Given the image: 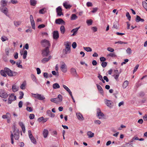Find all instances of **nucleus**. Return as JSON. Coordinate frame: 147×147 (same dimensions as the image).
I'll use <instances>...</instances> for the list:
<instances>
[{"label": "nucleus", "mask_w": 147, "mask_h": 147, "mask_svg": "<svg viewBox=\"0 0 147 147\" xmlns=\"http://www.w3.org/2000/svg\"><path fill=\"white\" fill-rule=\"evenodd\" d=\"M7 1L6 0H2L0 2V4L1 5V7H6L7 5Z\"/></svg>", "instance_id": "nucleus-19"}, {"label": "nucleus", "mask_w": 147, "mask_h": 147, "mask_svg": "<svg viewBox=\"0 0 147 147\" xmlns=\"http://www.w3.org/2000/svg\"><path fill=\"white\" fill-rule=\"evenodd\" d=\"M63 5L66 9H69L71 7V5L68 4L67 2L64 3Z\"/></svg>", "instance_id": "nucleus-28"}, {"label": "nucleus", "mask_w": 147, "mask_h": 147, "mask_svg": "<svg viewBox=\"0 0 147 147\" xmlns=\"http://www.w3.org/2000/svg\"><path fill=\"white\" fill-rule=\"evenodd\" d=\"M26 109L28 111L30 112H32L33 111L32 108L29 107H27Z\"/></svg>", "instance_id": "nucleus-50"}, {"label": "nucleus", "mask_w": 147, "mask_h": 147, "mask_svg": "<svg viewBox=\"0 0 147 147\" xmlns=\"http://www.w3.org/2000/svg\"><path fill=\"white\" fill-rule=\"evenodd\" d=\"M66 47L65 49L63 50V51L65 54L69 53L70 52V43L69 42H67L65 45Z\"/></svg>", "instance_id": "nucleus-6"}, {"label": "nucleus", "mask_w": 147, "mask_h": 147, "mask_svg": "<svg viewBox=\"0 0 147 147\" xmlns=\"http://www.w3.org/2000/svg\"><path fill=\"white\" fill-rule=\"evenodd\" d=\"M31 25L32 27V28L34 29H35V23L34 21H31Z\"/></svg>", "instance_id": "nucleus-45"}, {"label": "nucleus", "mask_w": 147, "mask_h": 147, "mask_svg": "<svg viewBox=\"0 0 147 147\" xmlns=\"http://www.w3.org/2000/svg\"><path fill=\"white\" fill-rule=\"evenodd\" d=\"M29 117L31 119H33L34 117V115L33 114H30L29 115Z\"/></svg>", "instance_id": "nucleus-57"}, {"label": "nucleus", "mask_w": 147, "mask_h": 147, "mask_svg": "<svg viewBox=\"0 0 147 147\" xmlns=\"http://www.w3.org/2000/svg\"><path fill=\"white\" fill-rule=\"evenodd\" d=\"M63 100L62 96L61 94H59L57 98H52L51 99V101L52 102L57 103L61 102Z\"/></svg>", "instance_id": "nucleus-2"}, {"label": "nucleus", "mask_w": 147, "mask_h": 147, "mask_svg": "<svg viewBox=\"0 0 147 147\" xmlns=\"http://www.w3.org/2000/svg\"><path fill=\"white\" fill-rule=\"evenodd\" d=\"M107 56L108 57H117V55H115V53H110L109 54H107Z\"/></svg>", "instance_id": "nucleus-27"}, {"label": "nucleus", "mask_w": 147, "mask_h": 147, "mask_svg": "<svg viewBox=\"0 0 147 147\" xmlns=\"http://www.w3.org/2000/svg\"><path fill=\"white\" fill-rule=\"evenodd\" d=\"M87 135L88 136L89 138H90L93 137L94 136V134L92 133L91 131H89L87 132Z\"/></svg>", "instance_id": "nucleus-24"}, {"label": "nucleus", "mask_w": 147, "mask_h": 147, "mask_svg": "<svg viewBox=\"0 0 147 147\" xmlns=\"http://www.w3.org/2000/svg\"><path fill=\"white\" fill-rule=\"evenodd\" d=\"M72 47L73 49H75L77 47V44L75 42H74L72 44Z\"/></svg>", "instance_id": "nucleus-58"}, {"label": "nucleus", "mask_w": 147, "mask_h": 147, "mask_svg": "<svg viewBox=\"0 0 147 147\" xmlns=\"http://www.w3.org/2000/svg\"><path fill=\"white\" fill-rule=\"evenodd\" d=\"M25 85L26 84L25 83H23L21 85L20 87L22 89H24L25 88Z\"/></svg>", "instance_id": "nucleus-53"}, {"label": "nucleus", "mask_w": 147, "mask_h": 147, "mask_svg": "<svg viewBox=\"0 0 147 147\" xmlns=\"http://www.w3.org/2000/svg\"><path fill=\"white\" fill-rule=\"evenodd\" d=\"M76 116L78 119L80 121H83L84 120V118L82 114L80 113H77Z\"/></svg>", "instance_id": "nucleus-16"}, {"label": "nucleus", "mask_w": 147, "mask_h": 147, "mask_svg": "<svg viewBox=\"0 0 147 147\" xmlns=\"http://www.w3.org/2000/svg\"><path fill=\"white\" fill-rule=\"evenodd\" d=\"M21 62V61H20L19 62H17L16 63V65H17V66L19 68H22V65L20 64V63Z\"/></svg>", "instance_id": "nucleus-46"}, {"label": "nucleus", "mask_w": 147, "mask_h": 147, "mask_svg": "<svg viewBox=\"0 0 147 147\" xmlns=\"http://www.w3.org/2000/svg\"><path fill=\"white\" fill-rule=\"evenodd\" d=\"M107 65V63L106 62H103L102 63L101 65L103 67H105Z\"/></svg>", "instance_id": "nucleus-49"}, {"label": "nucleus", "mask_w": 147, "mask_h": 147, "mask_svg": "<svg viewBox=\"0 0 147 147\" xmlns=\"http://www.w3.org/2000/svg\"><path fill=\"white\" fill-rule=\"evenodd\" d=\"M48 130L46 129H44L43 131V135L44 138H46L48 135Z\"/></svg>", "instance_id": "nucleus-25"}, {"label": "nucleus", "mask_w": 147, "mask_h": 147, "mask_svg": "<svg viewBox=\"0 0 147 147\" xmlns=\"http://www.w3.org/2000/svg\"><path fill=\"white\" fill-rule=\"evenodd\" d=\"M12 73L11 77L15 76L18 75V73L17 72L12 71Z\"/></svg>", "instance_id": "nucleus-42"}, {"label": "nucleus", "mask_w": 147, "mask_h": 147, "mask_svg": "<svg viewBox=\"0 0 147 147\" xmlns=\"http://www.w3.org/2000/svg\"><path fill=\"white\" fill-rule=\"evenodd\" d=\"M16 99V96L14 94H10L8 99V104H11L12 101L15 100Z\"/></svg>", "instance_id": "nucleus-5"}, {"label": "nucleus", "mask_w": 147, "mask_h": 147, "mask_svg": "<svg viewBox=\"0 0 147 147\" xmlns=\"http://www.w3.org/2000/svg\"><path fill=\"white\" fill-rule=\"evenodd\" d=\"M142 4L143 7L147 11V3L145 1H143L142 2Z\"/></svg>", "instance_id": "nucleus-39"}, {"label": "nucleus", "mask_w": 147, "mask_h": 147, "mask_svg": "<svg viewBox=\"0 0 147 147\" xmlns=\"http://www.w3.org/2000/svg\"><path fill=\"white\" fill-rule=\"evenodd\" d=\"M41 44L42 46L45 47H49L50 46L49 42L46 39H43L41 40Z\"/></svg>", "instance_id": "nucleus-3"}, {"label": "nucleus", "mask_w": 147, "mask_h": 147, "mask_svg": "<svg viewBox=\"0 0 147 147\" xmlns=\"http://www.w3.org/2000/svg\"><path fill=\"white\" fill-rule=\"evenodd\" d=\"M51 58V56H49L48 58H45L41 60V62L45 63L48 62Z\"/></svg>", "instance_id": "nucleus-23"}, {"label": "nucleus", "mask_w": 147, "mask_h": 147, "mask_svg": "<svg viewBox=\"0 0 147 147\" xmlns=\"http://www.w3.org/2000/svg\"><path fill=\"white\" fill-rule=\"evenodd\" d=\"M53 36L54 39H57L59 37V32L57 31H54L53 32Z\"/></svg>", "instance_id": "nucleus-18"}, {"label": "nucleus", "mask_w": 147, "mask_h": 147, "mask_svg": "<svg viewBox=\"0 0 147 147\" xmlns=\"http://www.w3.org/2000/svg\"><path fill=\"white\" fill-rule=\"evenodd\" d=\"M20 96L19 97V98L20 99H22L23 97V96L24 95V93L22 92H20Z\"/></svg>", "instance_id": "nucleus-48"}, {"label": "nucleus", "mask_w": 147, "mask_h": 147, "mask_svg": "<svg viewBox=\"0 0 147 147\" xmlns=\"http://www.w3.org/2000/svg\"><path fill=\"white\" fill-rule=\"evenodd\" d=\"M63 86L65 89V90H66L69 93V94H71V93H72L69 89L65 85H63Z\"/></svg>", "instance_id": "nucleus-29"}, {"label": "nucleus", "mask_w": 147, "mask_h": 147, "mask_svg": "<svg viewBox=\"0 0 147 147\" xmlns=\"http://www.w3.org/2000/svg\"><path fill=\"white\" fill-rule=\"evenodd\" d=\"M0 74L1 76H3L6 77L7 76V75L6 74V71L5 70H1L0 71Z\"/></svg>", "instance_id": "nucleus-33"}, {"label": "nucleus", "mask_w": 147, "mask_h": 147, "mask_svg": "<svg viewBox=\"0 0 147 147\" xmlns=\"http://www.w3.org/2000/svg\"><path fill=\"white\" fill-rule=\"evenodd\" d=\"M60 30L61 33L63 34H64L65 32V28L63 26H61L60 27Z\"/></svg>", "instance_id": "nucleus-37"}, {"label": "nucleus", "mask_w": 147, "mask_h": 147, "mask_svg": "<svg viewBox=\"0 0 147 147\" xmlns=\"http://www.w3.org/2000/svg\"><path fill=\"white\" fill-rule=\"evenodd\" d=\"M1 40L2 41L4 42L8 40V38L5 36H3L1 37Z\"/></svg>", "instance_id": "nucleus-52"}, {"label": "nucleus", "mask_w": 147, "mask_h": 147, "mask_svg": "<svg viewBox=\"0 0 147 147\" xmlns=\"http://www.w3.org/2000/svg\"><path fill=\"white\" fill-rule=\"evenodd\" d=\"M115 44H117V43H119L120 44H127V43L126 42H123L121 41H119L118 42H115Z\"/></svg>", "instance_id": "nucleus-55"}, {"label": "nucleus", "mask_w": 147, "mask_h": 147, "mask_svg": "<svg viewBox=\"0 0 147 147\" xmlns=\"http://www.w3.org/2000/svg\"><path fill=\"white\" fill-rule=\"evenodd\" d=\"M1 11L5 14L6 16H8L7 13L8 12V9L6 7H0Z\"/></svg>", "instance_id": "nucleus-12"}, {"label": "nucleus", "mask_w": 147, "mask_h": 147, "mask_svg": "<svg viewBox=\"0 0 147 147\" xmlns=\"http://www.w3.org/2000/svg\"><path fill=\"white\" fill-rule=\"evenodd\" d=\"M78 18L77 16L75 14H73L71 17V19L72 20H74Z\"/></svg>", "instance_id": "nucleus-35"}, {"label": "nucleus", "mask_w": 147, "mask_h": 147, "mask_svg": "<svg viewBox=\"0 0 147 147\" xmlns=\"http://www.w3.org/2000/svg\"><path fill=\"white\" fill-rule=\"evenodd\" d=\"M71 74L74 76H76L77 75V73L76 69L74 68H71L70 69Z\"/></svg>", "instance_id": "nucleus-20"}, {"label": "nucleus", "mask_w": 147, "mask_h": 147, "mask_svg": "<svg viewBox=\"0 0 147 147\" xmlns=\"http://www.w3.org/2000/svg\"><path fill=\"white\" fill-rule=\"evenodd\" d=\"M49 47H47L43 50L42 53L43 56L46 57L48 55L49 52Z\"/></svg>", "instance_id": "nucleus-11"}, {"label": "nucleus", "mask_w": 147, "mask_h": 147, "mask_svg": "<svg viewBox=\"0 0 147 147\" xmlns=\"http://www.w3.org/2000/svg\"><path fill=\"white\" fill-rule=\"evenodd\" d=\"M84 49L87 52L92 51V49L90 47H83Z\"/></svg>", "instance_id": "nucleus-36"}, {"label": "nucleus", "mask_w": 147, "mask_h": 147, "mask_svg": "<svg viewBox=\"0 0 147 147\" xmlns=\"http://www.w3.org/2000/svg\"><path fill=\"white\" fill-rule=\"evenodd\" d=\"M12 89L14 92H15L18 90V88L16 85H13L12 86Z\"/></svg>", "instance_id": "nucleus-34"}, {"label": "nucleus", "mask_w": 147, "mask_h": 147, "mask_svg": "<svg viewBox=\"0 0 147 147\" xmlns=\"http://www.w3.org/2000/svg\"><path fill=\"white\" fill-rule=\"evenodd\" d=\"M23 105V102L20 101L18 103V106L19 108H21L22 107Z\"/></svg>", "instance_id": "nucleus-60"}, {"label": "nucleus", "mask_w": 147, "mask_h": 147, "mask_svg": "<svg viewBox=\"0 0 147 147\" xmlns=\"http://www.w3.org/2000/svg\"><path fill=\"white\" fill-rule=\"evenodd\" d=\"M13 134L12 133V131H11V143L12 144H13V136L15 139L16 140H18L20 137V131L19 129H17L16 130V127L15 126H13Z\"/></svg>", "instance_id": "nucleus-1"}, {"label": "nucleus", "mask_w": 147, "mask_h": 147, "mask_svg": "<svg viewBox=\"0 0 147 147\" xmlns=\"http://www.w3.org/2000/svg\"><path fill=\"white\" fill-rule=\"evenodd\" d=\"M45 9H42L40 10L39 11V13L41 14H43L45 12Z\"/></svg>", "instance_id": "nucleus-56"}, {"label": "nucleus", "mask_w": 147, "mask_h": 147, "mask_svg": "<svg viewBox=\"0 0 147 147\" xmlns=\"http://www.w3.org/2000/svg\"><path fill=\"white\" fill-rule=\"evenodd\" d=\"M86 5L88 7H91L92 6V3L91 2H88L86 3Z\"/></svg>", "instance_id": "nucleus-64"}, {"label": "nucleus", "mask_w": 147, "mask_h": 147, "mask_svg": "<svg viewBox=\"0 0 147 147\" xmlns=\"http://www.w3.org/2000/svg\"><path fill=\"white\" fill-rule=\"evenodd\" d=\"M31 78L33 82H35L36 83H37V80L36 78L34 75L32 74L31 75Z\"/></svg>", "instance_id": "nucleus-38"}, {"label": "nucleus", "mask_w": 147, "mask_h": 147, "mask_svg": "<svg viewBox=\"0 0 147 147\" xmlns=\"http://www.w3.org/2000/svg\"><path fill=\"white\" fill-rule=\"evenodd\" d=\"M80 27L76 28L74 29H73L71 31V32H73V34H71L72 36H74L77 33V32L78 30V29H79Z\"/></svg>", "instance_id": "nucleus-21"}, {"label": "nucleus", "mask_w": 147, "mask_h": 147, "mask_svg": "<svg viewBox=\"0 0 147 147\" xmlns=\"http://www.w3.org/2000/svg\"><path fill=\"white\" fill-rule=\"evenodd\" d=\"M129 83L128 82L127 80H126L124 82H123V85L122 86L123 88H126L127 86H128V84Z\"/></svg>", "instance_id": "nucleus-30"}, {"label": "nucleus", "mask_w": 147, "mask_h": 147, "mask_svg": "<svg viewBox=\"0 0 147 147\" xmlns=\"http://www.w3.org/2000/svg\"><path fill=\"white\" fill-rule=\"evenodd\" d=\"M97 88L100 93L103 95V91L101 87L98 84H96Z\"/></svg>", "instance_id": "nucleus-22"}, {"label": "nucleus", "mask_w": 147, "mask_h": 147, "mask_svg": "<svg viewBox=\"0 0 147 147\" xmlns=\"http://www.w3.org/2000/svg\"><path fill=\"white\" fill-rule=\"evenodd\" d=\"M27 51L26 50H24V53L23 54V58L24 59H25L27 56Z\"/></svg>", "instance_id": "nucleus-44"}, {"label": "nucleus", "mask_w": 147, "mask_h": 147, "mask_svg": "<svg viewBox=\"0 0 147 147\" xmlns=\"http://www.w3.org/2000/svg\"><path fill=\"white\" fill-rule=\"evenodd\" d=\"M28 133L29 138L31 140L32 142L34 144H36V141L32 135L31 133V131L30 130H29L28 131Z\"/></svg>", "instance_id": "nucleus-7"}, {"label": "nucleus", "mask_w": 147, "mask_h": 147, "mask_svg": "<svg viewBox=\"0 0 147 147\" xmlns=\"http://www.w3.org/2000/svg\"><path fill=\"white\" fill-rule=\"evenodd\" d=\"M32 94L33 97L40 100H43L45 98V97L43 95L40 94H38V93L36 94L32 93Z\"/></svg>", "instance_id": "nucleus-4"}, {"label": "nucleus", "mask_w": 147, "mask_h": 147, "mask_svg": "<svg viewBox=\"0 0 147 147\" xmlns=\"http://www.w3.org/2000/svg\"><path fill=\"white\" fill-rule=\"evenodd\" d=\"M43 76L45 78H49V75L47 73L45 72L44 73Z\"/></svg>", "instance_id": "nucleus-62"}, {"label": "nucleus", "mask_w": 147, "mask_h": 147, "mask_svg": "<svg viewBox=\"0 0 147 147\" xmlns=\"http://www.w3.org/2000/svg\"><path fill=\"white\" fill-rule=\"evenodd\" d=\"M126 52L127 53L130 54L131 53V50L130 48L128 47L126 50Z\"/></svg>", "instance_id": "nucleus-47"}, {"label": "nucleus", "mask_w": 147, "mask_h": 147, "mask_svg": "<svg viewBox=\"0 0 147 147\" xmlns=\"http://www.w3.org/2000/svg\"><path fill=\"white\" fill-rule=\"evenodd\" d=\"M56 12L58 16H60L61 15H63V13L62 12V9L60 6L56 8Z\"/></svg>", "instance_id": "nucleus-13"}, {"label": "nucleus", "mask_w": 147, "mask_h": 147, "mask_svg": "<svg viewBox=\"0 0 147 147\" xmlns=\"http://www.w3.org/2000/svg\"><path fill=\"white\" fill-rule=\"evenodd\" d=\"M55 23L56 24H65V22L61 18H59L56 19L55 21Z\"/></svg>", "instance_id": "nucleus-15"}, {"label": "nucleus", "mask_w": 147, "mask_h": 147, "mask_svg": "<svg viewBox=\"0 0 147 147\" xmlns=\"http://www.w3.org/2000/svg\"><path fill=\"white\" fill-rule=\"evenodd\" d=\"M8 96V95L3 90L0 91V96L2 98H6Z\"/></svg>", "instance_id": "nucleus-9"}, {"label": "nucleus", "mask_w": 147, "mask_h": 147, "mask_svg": "<svg viewBox=\"0 0 147 147\" xmlns=\"http://www.w3.org/2000/svg\"><path fill=\"white\" fill-rule=\"evenodd\" d=\"M4 70L6 71V74L9 76L11 77L12 71L9 68L7 67H5L4 68Z\"/></svg>", "instance_id": "nucleus-17"}, {"label": "nucleus", "mask_w": 147, "mask_h": 147, "mask_svg": "<svg viewBox=\"0 0 147 147\" xmlns=\"http://www.w3.org/2000/svg\"><path fill=\"white\" fill-rule=\"evenodd\" d=\"M114 75H119L120 73L119 72L118 70H115L113 71Z\"/></svg>", "instance_id": "nucleus-54"}, {"label": "nucleus", "mask_w": 147, "mask_h": 147, "mask_svg": "<svg viewBox=\"0 0 147 147\" xmlns=\"http://www.w3.org/2000/svg\"><path fill=\"white\" fill-rule=\"evenodd\" d=\"M100 60L101 61L104 62L106 60V59L104 57H101L100 58Z\"/></svg>", "instance_id": "nucleus-59"}, {"label": "nucleus", "mask_w": 147, "mask_h": 147, "mask_svg": "<svg viewBox=\"0 0 147 147\" xmlns=\"http://www.w3.org/2000/svg\"><path fill=\"white\" fill-rule=\"evenodd\" d=\"M37 3L36 0H30V3L31 5L33 6H35Z\"/></svg>", "instance_id": "nucleus-31"}, {"label": "nucleus", "mask_w": 147, "mask_h": 147, "mask_svg": "<svg viewBox=\"0 0 147 147\" xmlns=\"http://www.w3.org/2000/svg\"><path fill=\"white\" fill-rule=\"evenodd\" d=\"M97 110V115L99 119H101L104 116V115L103 113L100 111V109H98Z\"/></svg>", "instance_id": "nucleus-10"}, {"label": "nucleus", "mask_w": 147, "mask_h": 147, "mask_svg": "<svg viewBox=\"0 0 147 147\" xmlns=\"http://www.w3.org/2000/svg\"><path fill=\"white\" fill-rule=\"evenodd\" d=\"M92 29L94 32H95L97 31V28L96 27H93L92 28Z\"/></svg>", "instance_id": "nucleus-61"}, {"label": "nucleus", "mask_w": 147, "mask_h": 147, "mask_svg": "<svg viewBox=\"0 0 147 147\" xmlns=\"http://www.w3.org/2000/svg\"><path fill=\"white\" fill-rule=\"evenodd\" d=\"M86 23L88 25H90L92 24V20H86Z\"/></svg>", "instance_id": "nucleus-40"}, {"label": "nucleus", "mask_w": 147, "mask_h": 147, "mask_svg": "<svg viewBox=\"0 0 147 147\" xmlns=\"http://www.w3.org/2000/svg\"><path fill=\"white\" fill-rule=\"evenodd\" d=\"M107 50L108 51L111 52H113L114 51L113 49L110 47L107 48Z\"/></svg>", "instance_id": "nucleus-51"}, {"label": "nucleus", "mask_w": 147, "mask_h": 147, "mask_svg": "<svg viewBox=\"0 0 147 147\" xmlns=\"http://www.w3.org/2000/svg\"><path fill=\"white\" fill-rule=\"evenodd\" d=\"M144 19L141 18L140 16H138V23L140 22H142V24H144Z\"/></svg>", "instance_id": "nucleus-41"}, {"label": "nucleus", "mask_w": 147, "mask_h": 147, "mask_svg": "<svg viewBox=\"0 0 147 147\" xmlns=\"http://www.w3.org/2000/svg\"><path fill=\"white\" fill-rule=\"evenodd\" d=\"M60 68L61 71L63 73L66 72L67 70V67L65 63H63L60 66Z\"/></svg>", "instance_id": "nucleus-8"}, {"label": "nucleus", "mask_w": 147, "mask_h": 147, "mask_svg": "<svg viewBox=\"0 0 147 147\" xmlns=\"http://www.w3.org/2000/svg\"><path fill=\"white\" fill-rule=\"evenodd\" d=\"M105 102L107 106L110 108L112 107V104L113 103L112 101L107 99H105Z\"/></svg>", "instance_id": "nucleus-14"}, {"label": "nucleus", "mask_w": 147, "mask_h": 147, "mask_svg": "<svg viewBox=\"0 0 147 147\" xmlns=\"http://www.w3.org/2000/svg\"><path fill=\"white\" fill-rule=\"evenodd\" d=\"M126 15L129 21H130L131 20V17L129 13L128 12H127L126 13Z\"/></svg>", "instance_id": "nucleus-43"}, {"label": "nucleus", "mask_w": 147, "mask_h": 147, "mask_svg": "<svg viewBox=\"0 0 147 147\" xmlns=\"http://www.w3.org/2000/svg\"><path fill=\"white\" fill-rule=\"evenodd\" d=\"M14 24L16 27H17L20 26L21 22L20 21H14L13 22Z\"/></svg>", "instance_id": "nucleus-32"}, {"label": "nucleus", "mask_w": 147, "mask_h": 147, "mask_svg": "<svg viewBox=\"0 0 147 147\" xmlns=\"http://www.w3.org/2000/svg\"><path fill=\"white\" fill-rule=\"evenodd\" d=\"M94 123L95 124H96L99 125L101 123V121L99 120H95L94 121Z\"/></svg>", "instance_id": "nucleus-63"}, {"label": "nucleus", "mask_w": 147, "mask_h": 147, "mask_svg": "<svg viewBox=\"0 0 147 147\" xmlns=\"http://www.w3.org/2000/svg\"><path fill=\"white\" fill-rule=\"evenodd\" d=\"M60 86L59 84L57 83L54 84L53 85V88L54 89H57L59 88Z\"/></svg>", "instance_id": "nucleus-26"}]
</instances>
